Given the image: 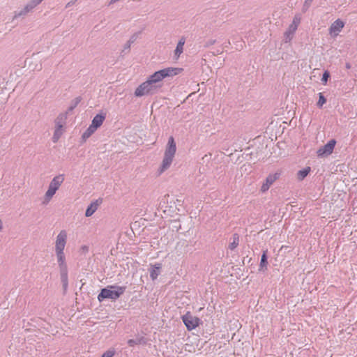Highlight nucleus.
<instances>
[{"label":"nucleus","instance_id":"f257e3e1","mask_svg":"<svg viewBox=\"0 0 357 357\" xmlns=\"http://www.w3.org/2000/svg\"><path fill=\"white\" fill-rule=\"evenodd\" d=\"M182 70L183 69L180 68L169 67L155 72L135 89V96L142 97L156 93L162 87L160 82L163 79L178 75Z\"/></svg>","mask_w":357,"mask_h":357},{"label":"nucleus","instance_id":"f03ea898","mask_svg":"<svg viewBox=\"0 0 357 357\" xmlns=\"http://www.w3.org/2000/svg\"><path fill=\"white\" fill-rule=\"evenodd\" d=\"M68 234L64 229L61 230L56 237L54 252L59 268L61 281L63 289L66 290L68 285V266L64 253V249L67 243Z\"/></svg>","mask_w":357,"mask_h":357},{"label":"nucleus","instance_id":"7ed1b4c3","mask_svg":"<svg viewBox=\"0 0 357 357\" xmlns=\"http://www.w3.org/2000/svg\"><path fill=\"white\" fill-rule=\"evenodd\" d=\"M176 151V145L173 137H170L168 139V142L165 151L164 158L162 161L161 165L158 169V174H161L166 170H167L174 158Z\"/></svg>","mask_w":357,"mask_h":357},{"label":"nucleus","instance_id":"20e7f679","mask_svg":"<svg viewBox=\"0 0 357 357\" xmlns=\"http://www.w3.org/2000/svg\"><path fill=\"white\" fill-rule=\"evenodd\" d=\"M126 289V287L109 286L101 289L100 293L98 296V299L100 302L106 298L116 301L125 292Z\"/></svg>","mask_w":357,"mask_h":357},{"label":"nucleus","instance_id":"39448f33","mask_svg":"<svg viewBox=\"0 0 357 357\" xmlns=\"http://www.w3.org/2000/svg\"><path fill=\"white\" fill-rule=\"evenodd\" d=\"M66 114H60L55 120V130L52 137L53 142H56L63 134L62 128L66 120Z\"/></svg>","mask_w":357,"mask_h":357},{"label":"nucleus","instance_id":"423d86ee","mask_svg":"<svg viewBox=\"0 0 357 357\" xmlns=\"http://www.w3.org/2000/svg\"><path fill=\"white\" fill-rule=\"evenodd\" d=\"M182 320L188 331H192L199 324L200 319L192 316L189 312L182 317Z\"/></svg>","mask_w":357,"mask_h":357},{"label":"nucleus","instance_id":"0eeeda50","mask_svg":"<svg viewBox=\"0 0 357 357\" xmlns=\"http://www.w3.org/2000/svg\"><path fill=\"white\" fill-rule=\"evenodd\" d=\"M335 144L336 141L335 139H331L324 146L320 147L317 151L318 157H324L331 155L333 151Z\"/></svg>","mask_w":357,"mask_h":357},{"label":"nucleus","instance_id":"6e6552de","mask_svg":"<svg viewBox=\"0 0 357 357\" xmlns=\"http://www.w3.org/2000/svg\"><path fill=\"white\" fill-rule=\"evenodd\" d=\"M344 26V22L340 19L333 22L329 28V33L333 36H337Z\"/></svg>","mask_w":357,"mask_h":357},{"label":"nucleus","instance_id":"1a4fd4ad","mask_svg":"<svg viewBox=\"0 0 357 357\" xmlns=\"http://www.w3.org/2000/svg\"><path fill=\"white\" fill-rule=\"evenodd\" d=\"M279 178V174L275 173L269 174L261 187V191L263 192H266L271 185Z\"/></svg>","mask_w":357,"mask_h":357},{"label":"nucleus","instance_id":"9d476101","mask_svg":"<svg viewBox=\"0 0 357 357\" xmlns=\"http://www.w3.org/2000/svg\"><path fill=\"white\" fill-rule=\"evenodd\" d=\"M64 180V174H59L57 176H55L52 179V181L50 183V185L58 190L61 184L63 183Z\"/></svg>","mask_w":357,"mask_h":357},{"label":"nucleus","instance_id":"9b49d317","mask_svg":"<svg viewBox=\"0 0 357 357\" xmlns=\"http://www.w3.org/2000/svg\"><path fill=\"white\" fill-rule=\"evenodd\" d=\"M162 268V264L160 263L155 264L152 266V268L150 270V278L152 280H155L157 279L158 275L160 273V269Z\"/></svg>","mask_w":357,"mask_h":357},{"label":"nucleus","instance_id":"f8f14e48","mask_svg":"<svg viewBox=\"0 0 357 357\" xmlns=\"http://www.w3.org/2000/svg\"><path fill=\"white\" fill-rule=\"evenodd\" d=\"M105 119V114H96L91 122V126H93V128H98L101 126L104 120Z\"/></svg>","mask_w":357,"mask_h":357},{"label":"nucleus","instance_id":"ddd939ff","mask_svg":"<svg viewBox=\"0 0 357 357\" xmlns=\"http://www.w3.org/2000/svg\"><path fill=\"white\" fill-rule=\"evenodd\" d=\"M56 191V189L49 185L48 189L45 194L43 204H48L53 197V196L55 195Z\"/></svg>","mask_w":357,"mask_h":357},{"label":"nucleus","instance_id":"4468645a","mask_svg":"<svg viewBox=\"0 0 357 357\" xmlns=\"http://www.w3.org/2000/svg\"><path fill=\"white\" fill-rule=\"evenodd\" d=\"M297 29L291 26H289L287 29L284 33V40L285 43H289L291 40L296 31Z\"/></svg>","mask_w":357,"mask_h":357},{"label":"nucleus","instance_id":"2eb2a0df","mask_svg":"<svg viewBox=\"0 0 357 357\" xmlns=\"http://www.w3.org/2000/svg\"><path fill=\"white\" fill-rule=\"evenodd\" d=\"M98 204L96 202H91L90 205L88 206L86 212V217H91L98 209Z\"/></svg>","mask_w":357,"mask_h":357},{"label":"nucleus","instance_id":"dca6fc26","mask_svg":"<svg viewBox=\"0 0 357 357\" xmlns=\"http://www.w3.org/2000/svg\"><path fill=\"white\" fill-rule=\"evenodd\" d=\"M185 40L183 37H182L178 43H177L176 50L174 51L175 56L178 57L183 52V46L185 44Z\"/></svg>","mask_w":357,"mask_h":357},{"label":"nucleus","instance_id":"f3484780","mask_svg":"<svg viewBox=\"0 0 357 357\" xmlns=\"http://www.w3.org/2000/svg\"><path fill=\"white\" fill-rule=\"evenodd\" d=\"M310 167H307L305 168H303V169L299 170L297 172V178L299 181H303L310 172Z\"/></svg>","mask_w":357,"mask_h":357},{"label":"nucleus","instance_id":"a211bd4d","mask_svg":"<svg viewBox=\"0 0 357 357\" xmlns=\"http://www.w3.org/2000/svg\"><path fill=\"white\" fill-rule=\"evenodd\" d=\"M239 244V236L238 234L235 233L232 236V241L229 245V248L231 250H234Z\"/></svg>","mask_w":357,"mask_h":357},{"label":"nucleus","instance_id":"6ab92c4d","mask_svg":"<svg viewBox=\"0 0 357 357\" xmlns=\"http://www.w3.org/2000/svg\"><path fill=\"white\" fill-rule=\"evenodd\" d=\"M267 264H268L267 250H265L263 252V254L261 257V261H260V264H259V267H260L259 270H262L264 268H266Z\"/></svg>","mask_w":357,"mask_h":357},{"label":"nucleus","instance_id":"aec40b11","mask_svg":"<svg viewBox=\"0 0 357 357\" xmlns=\"http://www.w3.org/2000/svg\"><path fill=\"white\" fill-rule=\"evenodd\" d=\"M97 128H93V126L90 125L89 128L82 134V138L84 139H88L95 132Z\"/></svg>","mask_w":357,"mask_h":357},{"label":"nucleus","instance_id":"412c9836","mask_svg":"<svg viewBox=\"0 0 357 357\" xmlns=\"http://www.w3.org/2000/svg\"><path fill=\"white\" fill-rule=\"evenodd\" d=\"M301 14L297 13L294 15V17L293 18V21H292L291 24H290V26H291L297 29L299 24H301Z\"/></svg>","mask_w":357,"mask_h":357},{"label":"nucleus","instance_id":"4be33fe9","mask_svg":"<svg viewBox=\"0 0 357 357\" xmlns=\"http://www.w3.org/2000/svg\"><path fill=\"white\" fill-rule=\"evenodd\" d=\"M326 102V99L322 93H319V100L317 102V106L321 107Z\"/></svg>","mask_w":357,"mask_h":357},{"label":"nucleus","instance_id":"5701e85b","mask_svg":"<svg viewBox=\"0 0 357 357\" xmlns=\"http://www.w3.org/2000/svg\"><path fill=\"white\" fill-rule=\"evenodd\" d=\"M313 0H305L302 7V11L305 13L311 6Z\"/></svg>","mask_w":357,"mask_h":357},{"label":"nucleus","instance_id":"b1692460","mask_svg":"<svg viewBox=\"0 0 357 357\" xmlns=\"http://www.w3.org/2000/svg\"><path fill=\"white\" fill-rule=\"evenodd\" d=\"M79 102H80V98H76L73 100V102L72 103V105L68 109L67 113L72 112L77 107V105L79 104Z\"/></svg>","mask_w":357,"mask_h":357},{"label":"nucleus","instance_id":"393cba45","mask_svg":"<svg viewBox=\"0 0 357 357\" xmlns=\"http://www.w3.org/2000/svg\"><path fill=\"white\" fill-rule=\"evenodd\" d=\"M27 14L26 12H25V10L24 8H22L21 10L20 11H15L14 13V16H13V19H17V18H19L22 16H24Z\"/></svg>","mask_w":357,"mask_h":357},{"label":"nucleus","instance_id":"a878e982","mask_svg":"<svg viewBox=\"0 0 357 357\" xmlns=\"http://www.w3.org/2000/svg\"><path fill=\"white\" fill-rule=\"evenodd\" d=\"M330 77V73L328 71L326 70L324 74H323V76H322V78H321V82H322V84H326L328 82V79Z\"/></svg>","mask_w":357,"mask_h":357},{"label":"nucleus","instance_id":"bb28decb","mask_svg":"<svg viewBox=\"0 0 357 357\" xmlns=\"http://www.w3.org/2000/svg\"><path fill=\"white\" fill-rule=\"evenodd\" d=\"M43 0H31L29 2V4L32 6L33 9L39 5Z\"/></svg>","mask_w":357,"mask_h":357},{"label":"nucleus","instance_id":"cd10ccee","mask_svg":"<svg viewBox=\"0 0 357 357\" xmlns=\"http://www.w3.org/2000/svg\"><path fill=\"white\" fill-rule=\"evenodd\" d=\"M114 355V351H111V350H108L107 351H105L101 357H113V356Z\"/></svg>","mask_w":357,"mask_h":357},{"label":"nucleus","instance_id":"c85d7f7f","mask_svg":"<svg viewBox=\"0 0 357 357\" xmlns=\"http://www.w3.org/2000/svg\"><path fill=\"white\" fill-rule=\"evenodd\" d=\"M137 344H144L146 343V339L144 337H139L137 338L136 340Z\"/></svg>","mask_w":357,"mask_h":357},{"label":"nucleus","instance_id":"c756f323","mask_svg":"<svg viewBox=\"0 0 357 357\" xmlns=\"http://www.w3.org/2000/svg\"><path fill=\"white\" fill-rule=\"evenodd\" d=\"M25 10V12L29 13L33 10L32 6H31L29 3L23 8Z\"/></svg>","mask_w":357,"mask_h":357},{"label":"nucleus","instance_id":"7c9ffc66","mask_svg":"<svg viewBox=\"0 0 357 357\" xmlns=\"http://www.w3.org/2000/svg\"><path fill=\"white\" fill-rule=\"evenodd\" d=\"M128 344L130 347H134L135 345H137L136 340L132 339L128 340Z\"/></svg>","mask_w":357,"mask_h":357},{"label":"nucleus","instance_id":"2f4dec72","mask_svg":"<svg viewBox=\"0 0 357 357\" xmlns=\"http://www.w3.org/2000/svg\"><path fill=\"white\" fill-rule=\"evenodd\" d=\"M132 43V41H128L124 45V50H129Z\"/></svg>","mask_w":357,"mask_h":357},{"label":"nucleus","instance_id":"473e14b6","mask_svg":"<svg viewBox=\"0 0 357 357\" xmlns=\"http://www.w3.org/2000/svg\"><path fill=\"white\" fill-rule=\"evenodd\" d=\"M76 1H77V0H73V1H69L66 5V8H69V7L73 6L76 3Z\"/></svg>","mask_w":357,"mask_h":357},{"label":"nucleus","instance_id":"72a5a7b5","mask_svg":"<svg viewBox=\"0 0 357 357\" xmlns=\"http://www.w3.org/2000/svg\"><path fill=\"white\" fill-rule=\"evenodd\" d=\"M215 40H210V41H208V42L206 43V47H208V46H210V45H212L215 44Z\"/></svg>","mask_w":357,"mask_h":357},{"label":"nucleus","instance_id":"f704fd0d","mask_svg":"<svg viewBox=\"0 0 357 357\" xmlns=\"http://www.w3.org/2000/svg\"><path fill=\"white\" fill-rule=\"evenodd\" d=\"M128 41H132V43H133L135 41V38L133 36L131 37Z\"/></svg>","mask_w":357,"mask_h":357},{"label":"nucleus","instance_id":"c9c22d12","mask_svg":"<svg viewBox=\"0 0 357 357\" xmlns=\"http://www.w3.org/2000/svg\"><path fill=\"white\" fill-rule=\"evenodd\" d=\"M3 228V224H2V222L0 220V231H1Z\"/></svg>","mask_w":357,"mask_h":357},{"label":"nucleus","instance_id":"e433bc0d","mask_svg":"<svg viewBox=\"0 0 357 357\" xmlns=\"http://www.w3.org/2000/svg\"><path fill=\"white\" fill-rule=\"evenodd\" d=\"M346 67H347V68H350V65L349 63H347L346 64Z\"/></svg>","mask_w":357,"mask_h":357},{"label":"nucleus","instance_id":"4c0bfd02","mask_svg":"<svg viewBox=\"0 0 357 357\" xmlns=\"http://www.w3.org/2000/svg\"><path fill=\"white\" fill-rule=\"evenodd\" d=\"M83 249L84 250H86V249L87 250V248L86 246H84Z\"/></svg>","mask_w":357,"mask_h":357},{"label":"nucleus","instance_id":"58836bf2","mask_svg":"<svg viewBox=\"0 0 357 357\" xmlns=\"http://www.w3.org/2000/svg\"><path fill=\"white\" fill-rule=\"evenodd\" d=\"M83 249L84 250H86V249L87 250V248L86 246H84Z\"/></svg>","mask_w":357,"mask_h":357}]
</instances>
